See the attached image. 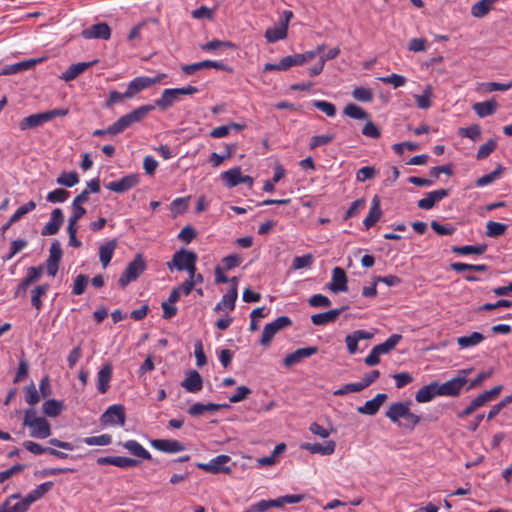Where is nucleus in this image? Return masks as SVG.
<instances>
[{"instance_id": "b1692460", "label": "nucleus", "mask_w": 512, "mask_h": 512, "mask_svg": "<svg viewBox=\"0 0 512 512\" xmlns=\"http://www.w3.org/2000/svg\"><path fill=\"white\" fill-rule=\"evenodd\" d=\"M149 87H151V81L149 80V77H136L128 83L125 96H127L128 99H131Z\"/></svg>"}, {"instance_id": "e433bc0d", "label": "nucleus", "mask_w": 512, "mask_h": 512, "mask_svg": "<svg viewBox=\"0 0 512 512\" xmlns=\"http://www.w3.org/2000/svg\"><path fill=\"white\" fill-rule=\"evenodd\" d=\"M484 339L485 337L482 333L472 332L469 335L458 337L457 344L461 349H467L479 345Z\"/></svg>"}, {"instance_id": "39448f33", "label": "nucleus", "mask_w": 512, "mask_h": 512, "mask_svg": "<svg viewBox=\"0 0 512 512\" xmlns=\"http://www.w3.org/2000/svg\"><path fill=\"white\" fill-rule=\"evenodd\" d=\"M471 372V369H464L460 372V375L454 377L444 383H438L440 396L454 397L460 394L463 387L467 383V375Z\"/></svg>"}, {"instance_id": "2f4dec72", "label": "nucleus", "mask_w": 512, "mask_h": 512, "mask_svg": "<svg viewBox=\"0 0 512 512\" xmlns=\"http://www.w3.org/2000/svg\"><path fill=\"white\" fill-rule=\"evenodd\" d=\"M343 309H332L327 312L314 314L311 321L314 325L321 326L334 322L341 314Z\"/></svg>"}, {"instance_id": "423d86ee", "label": "nucleus", "mask_w": 512, "mask_h": 512, "mask_svg": "<svg viewBox=\"0 0 512 512\" xmlns=\"http://www.w3.org/2000/svg\"><path fill=\"white\" fill-rule=\"evenodd\" d=\"M125 420V409L120 404L109 406L101 416V423L106 426H124Z\"/></svg>"}, {"instance_id": "c03bdc74", "label": "nucleus", "mask_w": 512, "mask_h": 512, "mask_svg": "<svg viewBox=\"0 0 512 512\" xmlns=\"http://www.w3.org/2000/svg\"><path fill=\"white\" fill-rule=\"evenodd\" d=\"M223 407H227V405L216 403H195L189 407L188 413L192 416H200L206 411H217Z\"/></svg>"}, {"instance_id": "4be33fe9", "label": "nucleus", "mask_w": 512, "mask_h": 512, "mask_svg": "<svg viewBox=\"0 0 512 512\" xmlns=\"http://www.w3.org/2000/svg\"><path fill=\"white\" fill-rule=\"evenodd\" d=\"M436 396H440L438 382L434 381L421 387L415 394V400L418 403H428Z\"/></svg>"}, {"instance_id": "864d4df0", "label": "nucleus", "mask_w": 512, "mask_h": 512, "mask_svg": "<svg viewBox=\"0 0 512 512\" xmlns=\"http://www.w3.org/2000/svg\"><path fill=\"white\" fill-rule=\"evenodd\" d=\"M502 166L499 165L495 170L490 172L489 174L483 175L482 177L478 178L476 181V185L478 187H484L491 183H493L496 179H498L502 173Z\"/></svg>"}, {"instance_id": "79ce46f5", "label": "nucleus", "mask_w": 512, "mask_h": 512, "mask_svg": "<svg viewBox=\"0 0 512 512\" xmlns=\"http://www.w3.org/2000/svg\"><path fill=\"white\" fill-rule=\"evenodd\" d=\"M401 339L402 336L400 334H392L385 340V342L374 346L375 352H377L380 356L388 354L396 347Z\"/></svg>"}, {"instance_id": "9d476101", "label": "nucleus", "mask_w": 512, "mask_h": 512, "mask_svg": "<svg viewBox=\"0 0 512 512\" xmlns=\"http://www.w3.org/2000/svg\"><path fill=\"white\" fill-rule=\"evenodd\" d=\"M150 445L154 449L168 454L179 453L186 449L182 442L175 439H152Z\"/></svg>"}, {"instance_id": "338daca9", "label": "nucleus", "mask_w": 512, "mask_h": 512, "mask_svg": "<svg viewBox=\"0 0 512 512\" xmlns=\"http://www.w3.org/2000/svg\"><path fill=\"white\" fill-rule=\"evenodd\" d=\"M352 96L361 102H370L373 99L371 90L365 87H356L352 92Z\"/></svg>"}, {"instance_id": "680f3d73", "label": "nucleus", "mask_w": 512, "mask_h": 512, "mask_svg": "<svg viewBox=\"0 0 512 512\" xmlns=\"http://www.w3.org/2000/svg\"><path fill=\"white\" fill-rule=\"evenodd\" d=\"M88 276L84 274H79L73 282L72 294L74 295H82L85 292L86 286L88 284Z\"/></svg>"}, {"instance_id": "f257e3e1", "label": "nucleus", "mask_w": 512, "mask_h": 512, "mask_svg": "<svg viewBox=\"0 0 512 512\" xmlns=\"http://www.w3.org/2000/svg\"><path fill=\"white\" fill-rule=\"evenodd\" d=\"M23 425L29 428V435L32 438L46 439L52 434L49 421L43 416H37L34 408L25 410Z\"/></svg>"}, {"instance_id": "72a5a7b5", "label": "nucleus", "mask_w": 512, "mask_h": 512, "mask_svg": "<svg viewBox=\"0 0 512 512\" xmlns=\"http://www.w3.org/2000/svg\"><path fill=\"white\" fill-rule=\"evenodd\" d=\"M498 0H479L471 7V14L475 18H483L492 10Z\"/></svg>"}, {"instance_id": "f03ea898", "label": "nucleus", "mask_w": 512, "mask_h": 512, "mask_svg": "<svg viewBox=\"0 0 512 512\" xmlns=\"http://www.w3.org/2000/svg\"><path fill=\"white\" fill-rule=\"evenodd\" d=\"M385 415L393 423L398 424L399 420L403 418L406 421L404 426L410 429H413L420 422V417L410 411V402H395L391 404Z\"/></svg>"}, {"instance_id": "c85d7f7f", "label": "nucleus", "mask_w": 512, "mask_h": 512, "mask_svg": "<svg viewBox=\"0 0 512 512\" xmlns=\"http://www.w3.org/2000/svg\"><path fill=\"white\" fill-rule=\"evenodd\" d=\"M117 247V241L115 239L110 240L99 247V258L103 268H106L115 252Z\"/></svg>"}, {"instance_id": "c9c22d12", "label": "nucleus", "mask_w": 512, "mask_h": 512, "mask_svg": "<svg viewBox=\"0 0 512 512\" xmlns=\"http://www.w3.org/2000/svg\"><path fill=\"white\" fill-rule=\"evenodd\" d=\"M123 447L136 457L144 460H151L152 458L150 452L136 440H128L124 442Z\"/></svg>"}, {"instance_id": "4d7b16f0", "label": "nucleus", "mask_w": 512, "mask_h": 512, "mask_svg": "<svg viewBox=\"0 0 512 512\" xmlns=\"http://www.w3.org/2000/svg\"><path fill=\"white\" fill-rule=\"evenodd\" d=\"M112 441V438L108 434H102L98 436L86 437L83 439V442L89 446H106L109 445Z\"/></svg>"}, {"instance_id": "58836bf2", "label": "nucleus", "mask_w": 512, "mask_h": 512, "mask_svg": "<svg viewBox=\"0 0 512 512\" xmlns=\"http://www.w3.org/2000/svg\"><path fill=\"white\" fill-rule=\"evenodd\" d=\"M179 101L175 93L171 88L163 90L161 96L155 100V106L160 108L161 110H167L170 108L175 102Z\"/></svg>"}, {"instance_id": "a878e982", "label": "nucleus", "mask_w": 512, "mask_h": 512, "mask_svg": "<svg viewBox=\"0 0 512 512\" xmlns=\"http://www.w3.org/2000/svg\"><path fill=\"white\" fill-rule=\"evenodd\" d=\"M386 399V394L379 393L373 399L366 401L363 406L358 407L357 411L364 415H375Z\"/></svg>"}, {"instance_id": "c756f323", "label": "nucleus", "mask_w": 512, "mask_h": 512, "mask_svg": "<svg viewBox=\"0 0 512 512\" xmlns=\"http://www.w3.org/2000/svg\"><path fill=\"white\" fill-rule=\"evenodd\" d=\"M64 402L57 399H48L42 405V412L52 418L58 417L64 410Z\"/></svg>"}, {"instance_id": "37998d69", "label": "nucleus", "mask_w": 512, "mask_h": 512, "mask_svg": "<svg viewBox=\"0 0 512 512\" xmlns=\"http://www.w3.org/2000/svg\"><path fill=\"white\" fill-rule=\"evenodd\" d=\"M487 250L486 244H476V245H464V246H454L452 247V252L458 255H482Z\"/></svg>"}, {"instance_id": "ddd939ff", "label": "nucleus", "mask_w": 512, "mask_h": 512, "mask_svg": "<svg viewBox=\"0 0 512 512\" xmlns=\"http://www.w3.org/2000/svg\"><path fill=\"white\" fill-rule=\"evenodd\" d=\"M29 508L25 499L20 497V494H12L0 505V512H27Z\"/></svg>"}, {"instance_id": "e2e57ef3", "label": "nucleus", "mask_w": 512, "mask_h": 512, "mask_svg": "<svg viewBox=\"0 0 512 512\" xmlns=\"http://www.w3.org/2000/svg\"><path fill=\"white\" fill-rule=\"evenodd\" d=\"M313 106L325 113L328 117H334L336 115L335 105L324 101V100H314Z\"/></svg>"}, {"instance_id": "f8f14e48", "label": "nucleus", "mask_w": 512, "mask_h": 512, "mask_svg": "<svg viewBox=\"0 0 512 512\" xmlns=\"http://www.w3.org/2000/svg\"><path fill=\"white\" fill-rule=\"evenodd\" d=\"M81 35L85 39L108 40L111 36V29L107 23L101 22L84 29Z\"/></svg>"}, {"instance_id": "5fc2aeb1", "label": "nucleus", "mask_w": 512, "mask_h": 512, "mask_svg": "<svg viewBox=\"0 0 512 512\" xmlns=\"http://www.w3.org/2000/svg\"><path fill=\"white\" fill-rule=\"evenodd\" d=\"M36 208V203L34 201H29L24 205L20 206L14 214L10 218V223H15L19 221L23 216L30 213Z\"/></svg>"}, {"instance_id": "0eeeda50", "label": "nucleus", "mask_w": 512, "mask_h": 512, "mask_svg": "<svg viewBox=\"0 0 512 512\" xmlns=\"http://www.w3.org/2000/svg\"><path fill=\"white\" fill-rule=\"evenodd\" d=\"M291 324V320L287 316H280L274 321L266 324L262 331V337L260 340L261 345L267 346L272 341L275 334L282 328L287 327Z\"/></svg>"}, {"instance_id": "603ef678", "label": "nucleus", "mask_w": 512, "mask_h": 512, "mask_svg": "<svg viewBox=\"0 0 512 512\" xmlns=\"http://www.w3.org/2000/svg\"><path fill=\"white\" fill-rule=\"evenodd\" d=\"M305 496L303 494H293L281 496L277 499H271L273 507H282L284 504H295L303 501Z\"/></svg>"}, {"instance_id": "052dcab7", "label": "nucleus", "mask_w": 512, "mask_h": 512, "mask_svg": "<svg viewBox=\"0 0 512 512\" xmlns=\"http://www.w3.org/2000/svg\"><path fill=\"white\" fill-rule=\"evenodd\" d=\"M69 197V192L65 189L58 188L47 194V201L51 203H62L65 202Z\"/></svg>"}, {"instance_id": "cd10ccee", "label": "nucleus", "mask_w": 512, "mask_h": 512, "mask_svg": "<svg viewBox=\"0 0 512 512\" xmlns=\"http://www.w3.org/2000/svg\"><path fill=\"white\" fill-rule=\"evenodd\" d=\"M382 210L380 206L379 197L376 195L372 199L371 207L368 215L363 220V225L366 229L373 227L381 218Z\"/></svg>"}, {"instance_id": "f3484780", "label": "nucleus", "mask_w": 512, "mask_h": 512, "mask_svg": "<svg viewBox=\"0 0 512 512\" xmlns=\"http://www.w3.org/2000/svg\"><path fill=\"white\" fill-rule=\"evenodd\" d=\"M329 290L333 293L346 292L347 287V275L341 267H335L332 270V281L328 286Z\"/></svg>"}, {"instance_id": "1a4fd4ad", "label": "nucleus", "mask_w": 512, "mask_h": 512, "mask_svg": "<svg viewBox=\"0 0 512 512\" xmlns=\"http://www.w3.org/2000/svg\"><path fill=\"white\" fill-rule=\"evenodd\" d=\"M231 460L228 455H218L207 463H197V467L207 473H230L231 469L226 464Z\"/></svg>"}, {"instance_id": "393cba45", "label": "nucleus", "mask_w": 512, "mask_h": 512, "mask_svg": "<svg viewBox=\"0 0 512 512\" xmlns=\"http://www.w3.org/2000/svg\"><path fill=\"white\" fill-rule=\"evenodd\" d=\"M113 368L110 363H106L97 373V390L105 394L109 389V383L112 378Z\"/></svg>"}, {"instance_id": "13d9d810", "label": "nucleus", "mask_w": 512, "mask_h": 512, "mask_svg": "<svg viewBox=\"0 0 512 512\" xmlns=\"http://www.w3.org/2000/svg\"><path fill=\"white\" fill-rule=\"evenodd\" d=\"M335 136L333 134H322L311 137L309 142L310 149H315L320 146L327 145L334 140Z\"/></svg>"}, {"instance_id": "f704fd0d", "label": "nucleus", "mask_w": 512, "mask_h": 512, "mask_svg": "<svg viewBox=\"0 0 512 512\" xmlns=\"http://www.w3.org/2000/svg\"><path fill=\"white\" fill-rule=\"evenodd\" d=\"M41 62H42V58L21 61V62H18V63H15V64L5 67L2 70L1 74H3V75L16 74L22 70H28V69L34 67L36 64H39Z\"/></svg>"}, {"instance_id": "4c0bfd02", "label": "nucleus", "mask_w": 512, "mask_h": 512, "mask_svg": "<svg viewBox=\"0 0 512 512\" xmlns=\"http://www.w3.org/2000/svg\"><path fill=\"white\" fill-rule=\"evenodd\" d=\"M204 68H215V69H221L223 68V64L218 61H212V60H204L201 62L193 63L190 65H184L182 67L183 72H185L188 75H191L195 73L196 71Z\"/></svg>"}, {"instance_id": "3c124183", "label": "nucleus", "mask_w": 512, "mask_h": 512, "mask_svg": "<svg viewBox=\"0 0 512 512\" xmlns=\"http://www.w3.org/2000/svg\"><path fill=\"white\" fill-rule=\"evenodd\" d=\"M343 112L346 116L353 119L362 120L368 118V114L365 110L353 103L347 104Z\"/></svg>"}, {"instance_id": "6e6d98bb", "label": "nucleus", "mask_w": 512, "mask_h": 512, "mask_svg": "<svg viewBox=\"0 0 512 512\" xmlns=\"http://www.w3.org/2000/svg\"><path fill=\"white\" fill-rule=\"evenodd\" d=\"M72 214L68 220V226H77L78 221L85 215L86 209L81 204H71Z\"/></svg>"}, {"instance_id": "412c9836", "label": "nucleus", "mask_w": 512, "mask_h": 512, "mask_svg": "<svg viewBox=\"0 0 512 512\" xmlns=\"http://www.w3.org/2000/svg\"><path fill=\"white\" fill-rule=\"evenodd\" d=\"M181 386L189 393H197L203 387V379L197 371L191 370L187 372Z\"/></svg>"}, {"instance_id": "20e7f679", "label": "nucleus", "mask_w": 512, "mask_h": 512, "mask_svg": "<svg viewBox=\"0 0 512 512\" xmlns=\"http://www.w3.org/2000/svg\"><path fill=\"white\" fill-rule=\"evenodd\" d=\"M145 268L146 264L142 255L137 254L121 274L118 280L119 286L125 288L130 282L135 281L144 272Z\"/></svg>"}, {"instance_id": "4468645a", "label": "nucleus", "mask_w": 512, "mask_h": 512, "mask_svg": "<svg viewBox=\"0 0 512 512\" xmlns=\"http://www.w3.org/2000/svg\"><path fill=\"white\" fill-rule=\"evenodd\" d=\"M64 222V215L60 208H55L50 215L49 221L41 230V235L50 236L56 234Z\"/></svg>"}, {"instance_id": "a211bd4d", "label": "nucleus", "mask_w": 512, "mask_h": 512, "mask_svg": "<svg viewBox=\"0 0 512 512\" xmlns=\"http://www.w3.org/2000/svg\"><path fill=\"white\" fill-rule=\"evenodd\" d=\"M318 352L316 346L299 348L293 353L286 355L284 358V364L287 367L300 363L304 358H308Z\"/></svg>"}, {"instance_id": "7c9ffc66", "label": "nucleus", "mask_w": 512, "mask_h": 512, "mask_svg": "<svg viewBox=\"0 0 512 512\" xmlns=\"http://www.w3.org/2000/svg\"><path fill=\"white\" fill-rule=\"evenodd\" d=\"M47 122L48 121L46 119L44 112L36 113V114H32V115L25 117L19 123V128H20V130L25 131L28 129H33V128L39 127Z\"/></svg>"}, {"instance_id": "2eb2a0df", "label": "nucleus", "mask_w": 512, "mask_h": 512, "mask_svg": "<svg viewBox=\"0 0 512 512\" xmlns=\"http://www.w3.org/2000/svg\"><path fill=\"white\" fill-rule=\"evenodd\" d=\"M301 449L309 451L312 454H320L328 456L335 452L336 443L332 440L325 441L324 443H302Z\"/></svg>"}, {"instance_id": "8fccbe9b", "label": "nucleus", "mask_w": 512, "mask_h": 512, "mask_svg": "<svg viewBox=\"0 0 512 512\" xmlns=\"http://www.w3.org/2000/svg\"><path fill=\"white\" fill-rule=\"evenodd\" d=\"M56 182L62 186L73 187L79 182V177L75 171L63 172L58 176Z\"/></svg>"}, {"instance_id": "bf43d9fd", "label": "nucleus", "mask_w": 512, "mask_h": 512, "mask_svg": "<svg viewBox=\"0 0 512 512\" xmlns=\"http://www.w3.org/2000/svg\"><path fill=\"white\" fill-rule=\"evenodd\" d=\"M379 80L384 84H391L394 88L402 87L406 84L407 80L404 76L393 73L388 76L380 77Z\"/></svg>"}, {"instance_id": "5701e85b", "label": "nucleus", "mask_w": 512, "mask_h": 512, "mask_svg": "<svg viewBox=\"0 0 512 512\" xmlns=\"http://www.w3.org/2000/svg\"><path fill=\"white\" fill-rule=\"evenodd\" d=\"M237 298L238 291L235 288H229L222 296V299L216 304L214 310L217 312L225 311L226 313L233 311Z\"/></svg>"}, {"instance_id": "9b49d317", "label": "nucleus", "mask_w": 512, "mask_h": 512, "mask_svg": "<svg viewBox=\"0 0 512 512\" xmlns=\"http://www.w3.org/2000/svg\"><path fill=\"white\" fill-rule=\"evenodd\" d=\"M139 183V176L137 174H128L117 181L109 182L105 187L116 193H124Z\"/></svg>"}, {"instance_id": "de8ad7c7", "label": "nucleus", "mask_w": 512, "mask_h": 512, "mask_svg": "<svg viewBox=\"0 0 512 512\" xmlns=\"http://www.w3.org/2000/svg\"><path fill=\"white\" fill-rule=\"evenodd\" d=\"M325 49V45H318L314 50L306 51L302 54H295V61L297 66L303 65L306 62H309L313 60L315 57H317L321 52H323Z\"/></svg>"}, {"instance_id": "bb28decb", "label": "nucleus", "mask_w": 512, "mask_h": 512, "mask_svg": "<svg viewBox=\"0 0 512 512\" xmlns=\"http://www.w3.org/2000/svg\"><path fill=\"white\" fill-rule=\"evenodd\" d=\"M96 61L79 62L69 66L60 76V79L69 82L76 79L80 74L90 68Z\"/></svg>"}, {"instance_id": "09e8293b", "label": "nucleus", "mask_w": 512, "mask_h": 512, "mask_svg": "<svg viewBox=\"0 0 512 512\" xmlns=\"http://www.w3.org/2000/svg\"><path fill=\"white\" fill-rule=\"evenodd\" d=\"M508 226L506 224L495 222V221H488L486 224V236L490 238H497L502 236Z\"/></svg>"}, {"instance_id": "aec40b11", "label": "nucleus", "mask_w": 512, "mask_h": 512, "mask_svg": "<svg viewBox=\"0 0 512 512\" xmlns=\"http://www.w3.org/2000/svg\"><path fill=\"white\" fill-rule=\"evenodd\" d=\"M448 196L446 189H438L426 193L425 197L418 201V207L424 210H430L434 205Z\"/></svg>"}, {"instance_id": "7ed1b4c3", "label": "nucleus", "mask_w": 512, "mask_h": 512, "mask_svg": "<svg viewBox=\"0 0 512 512\" xmlns=\"http://www.w3.org/2000/svg\"><path fill=\"white\" fill-rule=\"evenodd\" d=\"M154 109L153 105H143L130 113L121 116L116 122L108 127L110 135H117L127 129L133 123L140 122L150 111Z\"/></svg>"}, {"instance_id": "473e14b6", "label": "nucleus", "mask_w": 512, "mask_h": 512, "mask_svg": "<svg viewBox=\"0 0 512 512\" xmlns=\"http://www.w3.org/2000/svg\"><path fill=\"white\" fill-rule=\"evenodd\" d=\"M242 175L243 174L241 173V168L236 166L222 172L220 177L227 187L232 188L241 184Z\"/></svg>"}, {"instance_id": "49530a36", "label": "nucleus", "mask_w": 512, "mask_h": 512, "mask_svg": "<svg viewBox=\"0 0 512 512\" xmlns=\"http://www.w3.org/2000/svg\"><path fill=\"white\" fill-rule=\"evenodd\" d=\"M433 96V88L431 85H427L423 93L414 95L417 107L420 109H428L431 107V98Z\"/></svg>"}, {"instance_id": "dca6fc26", "label": "nucleus", "mask_w": 512, "mask_h": 512, "mask_svg": "<svg viewBox=\"0 0 512 512\" xmlns=\"http://www.w3.org/2000/svg\"><path fill=\"white\" fill-rule=\"evenodd\" d=\"M99 465H113L119 468H131L139 465V461L123 456H106L97 459Z\"/></svg>"}, {"instance_id": "69168bd1", "label": "nucleus", "mask_w": 512, "mask_h": 512, "mask_svg": "<svg viewBox=\"0 0 512 512\" xmlns=\"http://www.w3.org/2000/svg\"><path fill=\"white\" fill-rule=\"evenodd\" d=\"M187 197H179L174 199L170 204V209L174 215L182 214L188 207Z\"/></svg>"}, {"instance_id": "774afa93", "label": "nucleus", "mask_w": 512, "mask_h": 512, "mask_svg": "<svg viewBox=\"0 0 512 512\" xmlns=\"http://www.w3.org/2000/svg\"><path fill=\"white\" fill-rule=\"evenodd\" d=\"M272 500H260L257 503L251 504L247 509H245L243 512H266L270 508L273 507Z\"/></svg>"}, {"instance_id": "ea45409f", "label": "nucleus", "mask_w": 512, "mask_h": 512, "mask_svg": "<svg viewBox=\"0 0 512 512\" xmlns=\"http://www.w3.org/2000/svg\"><path fill=\"white\" fill-rule=\"evenodd\" d=\"M472 108L479 117L484 118L496 112L497 103L494 100L477 102Z\"/></svg>"}, {"instance_id": "6ab92c4d", "label": "nucleus", "mask_w": 512, "mask_h": 512, "mask_svg": "<svg viewBox=\"0 0 512 512\" xmlns=\"http://www.w3.org/2000/svg\"><path fill=\"white\" fill-rule=\"evenodd\" d=\"M43 266H37V267H29L27 269L26 277L20 282V284L17 287L16 290V296L20 295L21 293H25L28 287L38 281L42 274H43Z\"/></svg>"}, {"instance_id": "0e129e2a", "label": "nucleus", "mask_w": 512, "mask_h": 512, "mask_svg": "<svg viewBox=\"0 0 512 512\" xmlns=\"http://www.w3.org/2000/svg\"><path fill=\"white\" fill-rule=\"evenodd\" d=\"M25 401L31 406L40 401V394L33 383L25 388Z\"/></svg>"}, {"instance_id": "a19ab883", "label": "nucleus", "mask_w": 512, "mask_h": 512, "mask_svg": "<svg viewBox=\"0 0 512 512\" xmlns=\"http://www.w3.org/2000/svg\"><path fill=\"white\" fill-rule=\"evenodd\" d=\"M288 29L281 23L274 27L268 28L265 32V38L269 43H275L279 40H283L287 37Z\"/></svg>"}, {"instance_id": "a18cd8bd", "label": "nucleus", "mask_w": 512, "mask_h": 512, "mask_svg": "<svg viewBox=\"0 0 512 512\" xmlns=\"http://www.w3.org/2000/svg\"><path fill=\"white\" fill-rule=\"evenodd\" d=\"M49 288H50L49 284L45 283V284L36 286L31 291V304L36 310H38V311L41 310V308H42L41 297L45 296L47 294Z\"/></svg>"}, {"instance_id": "6e6552de", "label": "nucleus", "mask_w": 512, "mask_h": 512, "mask_svg": "<svg viewBox=\"0 0 512 512\" xmlns=\"http://www.w3.org/2000/svg\"><path fill=\"white\" fill-rule=\"evenodd\" d=\"M196 262L197 254L193 251H189L182 248L174 253L172 261L168 263V267L169 269H172L174 267L179 271H184L188 269V267L192 263Z\"/></svg>"}]
</instances>
